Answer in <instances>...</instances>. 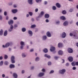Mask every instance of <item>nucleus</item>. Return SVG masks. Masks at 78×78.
I'll return each instance as SVG.
<instances>
[{
	"label": "nucleus",
	"instance_id": "1",
	"mask_svg": "<svg viewBox=\"0 0 78 78\" xmlns=\"http://www.w3.org/2000/svg\"><path fill=\"white\" fill-rule=\"evenodd\" d=\"M11 62L12 63V64H14L15 63V60H14L15 59V57H14V56H12L11 57Z\"/></svg>",
	"mask_w": 78,
	"mask_h": 78
},
{
	"label": "nucleus",
	"instance_id": "2",
	"mask_svg": "<svg viewBox=\"0 0 78 78\" xmlns=\"http://www.w3.org/2000/svg\"><path fill=\"white\" fill-rule=\"evenodd\" d=\"M59 72L61 74H64V73L66 72V69H63L62 70H60Z\"/></svg>",
	"mask_w": 78,
	"mask_h": 78
},
{
	"label": "nucleus",
	"instance_id": "3",
	"mask_svg": "<svg viewBox=\"0 0 78 78\" xmlns=\"http://www.w3.org/2000/svg\"><path fill=\"white\" fill-rule=\"evenodd\" d=\"M10 45V43H7L5 44V46L4 45H3L2 47L3 48H5V47H8Z\"/></svg>",
	"mask_w": 78,
	"mask_h": 78
},
{
	"label": "nucleus",
	"instance_id": "4",
	"mask_svg": "<svg viewBox=\"0 0 78 78\" xmlns=\"http://www.w3.org/2000/svg\"><path fill=\"white\" fill-rule=\"evenodd\" d=\"M73 36L74 37V39H78V36H77L76 32H74L73 33Z\"/></svg>",
	"mask_w": 78,
	"mask_h": 78
},
{
	"label": "nucleus",
	"instance_id": "5",
	"mask_svg": "<svg viewBox=\"0 0 78 78\" xmlns=\"http://www.w3.org/2000/svg\"><path fill=\"white\" fill-rule=\"evenodd\" d=\"M20 44V45H21V46L20 47V48L21 49H23V45H24V42L23 41H21Z\"/></svg>",
	"mask_w": 78,
	"mask_h": 78
},
{
	"label": "nucleus",
	"instance_id": "6",
	"mask_svg": "<svg viewBox=\"0 0 78 78\" xmlns=\"http://www.w3.org/2000/svg\"><path fill=\"white\" fill-rule=\"evenodd\" d=\"M68 51L69 53H73V49L71 48H69L68 49Z\"/></svg>",
	"mask_w": 78,
	"mask_h": 78
},
{
	"label": "nucleus",
	"instance_id": "7",
	"mask_svg": "<svg viewBox=\"0 0 78 78\" xmlns=\"http://www.w3.org/2000/svg\"><path fill=\"white\" fill-rule=\"evenodd\" d=\"M68 59L70 62H72L73 60V58L72 57H69Z\"/></svg>",
	"mask_w": 78,
	"mask_h": 78
},
{
	"label": "nucleus",
	"instance_id": "8",
	"mask_svg": "<svg viewBox=\"0 0 78 78\" xmlns=\"http://www.w3.org/2000/svg\"><path fill=\"white\" fill-rule=\"evenodd\" d=\"M44 14V12L43 11L41 12L40 13V15L38 16V17L39 18L42 17V16H43Z\"/></svg>",
	"mask_w": 78,
	"mask_h": 78
},
{
	"label": "nucleus",
	"instance_id": "9",
	"mask_svg": "<svg viewBox=\"0 0 78 78\" xmlns=\"http://www.w3.org/2000/svg\"><path fill=\"white\" fill-rule=\"evenodd\" d=\"M55 50V48L53 46L51 47L50 49L51 51H54Z\"/></svg>",
	"mask_w": 78,
	"mask_h": 78
},
{
	"label": "nucleus",
	"instance_id": "10",
	"mask_svg": "<svg viewBox=\"0 0 78 78\" xmlns=\"http://www.w3.org/2000/svg\"><path fill=\"white\" fill-rule=\"evenodd\" d=\"M46 35L48 37H50L51 36V34H50V33L49 32H48L46 33Z\"/></svg>",
	"mask_w": 78,
	"mask_h": 78
},
{
	"label": "nucleus",
	"instance_id": "11",
	"mask_svg": "<svg viewBox=\"0 0 78 78\" xmlns=\"http://www.w3.org/2000/svg\"><path fill=\"white\" fill-rule=\"evenodd\" d=\"M50 17V15L48 14H46L44 15V17L46 19H48Z\"/></svg>",
	"mask_w": 78,
	"mask_h": 78
},
{
	"label": "nucleus",
	"instance_id": "12",
	"mask_svg": "<svg viewBox=\"0 0 78 78\" xmlns=\"http://www.w3.org/2000/svg\"><path fill=\"white\" fill-rule=\"evenodd\" d=\"M63 45L61 43H59L58 44V47L59 48H61V47H62Z\"/></svg>",
	"mask_w": 78,
	"mask_h": 78
},
{
	"label": "nucleus",
	"instance_id": "13",
	"mask_svg": "<svg viewBox=\"0 0 78 78\" xmlns=\"http://www.w3.org/2000/svg\"><path fill=\"white\" fill-rule=\"evenodd\" d=\"M66 34L65 32H63L62 33V38H65L66 37Z\"/></svg>",
	"mask_w": 78,
	"mask_h": 78
},
{
	"label": "nucleus",
	"instance_id": "14",
	"mask_svg": "<svg viewBox=\"0 0 78 78\" xmlns=\"http://www.w3.org/2000/svg\"><path fill=\"white\" fill-rule=\"evenodd\" d=\"M9 67L10 69H12L15 67V66L14 64H11L9 65Z\"/></svg>",
	"mask_w": 78,
	"mask_h": 78
},
{
	"label": "nucleus",
	"instance_id": "15",
	"mask_svg": "<svg viewBox=\"0 0 78 78\" xmlns=\"http://www.w3.org/2000/svg\"><path fill=\"white\" fill-rule=\"evenodd\" d=\"M44 73H41L39 74L38 76H39V77H41V76H44Z\"/></svg>",
	"mask_w": 78,
	"mask_h": 78
},
{
	"label": "nucleus",
	"instance_id": "16",
	"mask_svg": "<svg viewBox=\"0 0 78 78\" xmlns=\"http://www.w3.org/2000/svg\"><path fill=\"white\" fill-rule=\"evenodd\" d=\"M12 11L13 13H16L17 12V10L16 9H12Z\"/></svg>",
	"mask_w": 78,
	"mask_h": 78
},
{
	"label": "nucleus",
	"instance_id": "17",
	"mask_svg": "<svg viewBox=\"0 0 78 78\" xmlns=\"http://www.w3.org/2000/svg\"><path fill=\"white\" fill-rule=\"evenodd\" d=\"M44 57H45V58H48L49 59H50L51 58V57L50 55H48L47 54H45L44 55Z\"/></svg>",
	"mask_w": 78,
	"mask_h": 78
},
{
	"label": "nucleus",
	"instance_id": "18",
	"mask_svg": "<svg viewBox=\"0 0 78 78\" xmlns=\"http://www.w3.org/2000/svg\"><path fill=\"white\" fill-rule=\"evenodd\" d=\"M13 76L15 78H17V75L16 73H13Z\"/></svg>",
	"mask_w": 78,
	"mask_h": 78
},
{
	"label": "nucleus",
	"instance_id": "19",
	"mask_svg": "<svg viewBox=\"0 0 78 78\" xmlns=\"http://www.w3.org/2000/svg\"><path fill=\"white\" fill-rule=\"evenodd\" d=\"M58 54L59 55H62V54H63V52H62V51L60 50L58 52Z\"/></svg>",
	"mask_w": 78,
	"mask_h": 78
},
{
	"label": "nucleus",
	"instance_id": "20",
	"mask_svg": "<svg viewBox=\"0 0 78 78\" xmlns=\"http://www.w3.org/2000/svg\"><path fill=\"white\" fill-rule=\"evenodd\" d=\"M56 5L58 8H61V5L59 3H57L56 4Z\"/></svg>",
	"mask_w": 78,
	"mask_h": 78
},
{
	"label": "nucleus",
	"instance_id": "21",
	"mask_svg": "<svg viewBox=\"0 0 78 78\" xmlns=\"http://www.w3.org/2000/svg\"><path fill=\"white\" fill-rule=\"evenodd\" d=\"M32 0H28V2L29 4H30V5H32V4H33V2H32Z\"/></svg>",
	"mask_w": 78,
	"mask_h": 78
},
{
	"label": "nucleus",
	"instance_id": "22",
	"mask_svg": "<svg viewBox=\"0 0 78 78\" xmlns=\"http://www.w3.org/2000/svg\"><path fill=\"white\" fill-rule=\"evenodd\" d=\"M28 33L30 35H31V36L33 35V32H32V31L31 30H28Z\"/></svg>",
	"mask_w": 78,
	"mask_h": 78
},
{
	"label": "nucleus",
	"instance_id": "23",
	"mask_svg": "<svg viewBox=\"0 0 78 78\" xmlns=\"http://www.w3.org/2000/svg\"><path fill=\"white\" fill-rule=\"evenodd\" d=\"M7 34H8V31L7 30H5L4 33V36H6Z\"/></svg>",
	"mask_w": 78,
	"mask_h": 78
},
{
	"label": "nucleus",
	"instance_id": "24",
	"mask_svg": "<svg viewBox=\"0 0 78 78\" xmlns=\"http://www.w3.org/2000/svg\"><path fill=\"white\" fill-rule=\"evenodd\" d=\"M13 21L11 20L8 22V23L9 25H12L13 23Z\"/></svg>",
	"mask_w": 78,
	"mask_h": 78
},
{
	"label": "nucleus",
	"instance_id": "25",
	"mask_svg": "<svg viewBox=\"0 0 78 78\" xmlns=\"http://www.w3.org/2000/svg\"><path fill=\"white\" fill-rule=\"evenodd\" d=\"M43 51L44 52V53H47L48 52V49L47 48H44L43 50Z\"/></svg>",
	"mask_w": 78,
	"mask_h": 78
},
{
	"label": "nucleus",
	"instance_id": "26",
	"mask_svg": "<svg viewBox=\"0 0 78 78\" xmlns=\"http://www.w3.org/2000/svg\"><path fill=\"white\" fill-rule=\"evenodd\" d=\"M3 31L2 30H1L0 31V36H2L3 35Z\"/></svg>",
	"mask_w": 78,
	"mask_h": 78
},
{
	"label": "nucleus",
	"instance_id": "27",
	"mask_svg": "<svg viewBox=\"0 0 78 78\" xmlns=\"http://www.w3.org/2000/svg\"><path fill=\"white\" fill-rule=\"evenodd\" d=\"M63 25L65 26H66V25H68V22H67V21H65L63 23Z\"/></svg>",
	"mask_w": 78,
	"mask_h": 78
},
{
	"label": "nucleus",
	"instance_id": "28",
	"mask_svg": "<svg viewBox=\"0 0 78 78\" xmlns=\"http://www.w3.org/2000/svg\"><path fill=\"white\" fill-rule=\"evenodd\" d=\"M60 19H62V20H64L65 19H66V18L64 16H62L60 17Z\"/></svg>",
	"mask_w": 78,
	"mask_h": 78
},
{
	"label": "nucleus",
	"instance_id": "29",
	"mask_svg": "<svg viewBox=\"0 0 78 78\" xmlns=\"http://www.w3.org/2000/svg\"><path fill=\"white\" fill-rule=\"evenodd\" d=\"M22 30L23 32H25L26 31V28L23 27L22 28Z\"/></svg>",
	"mask_w": 78,
	"mask_h": 78
},
{
	"label": "nucleus",
	"instance_id": "30",
	"mask_svg": "<svg viewBox=\"0 0 78 78\" xmlns=\"http://www.w3.org/2000/svg\"><path fill=\"white\" fill-rule=\"evenodd\" d=\"M67 13L66 11L65 10H63L62 12V14H66Z\"/></svg>",
	"mask_w": 78,
	"mask_h": 78
},
{
	"label": "nucleus",
	"instance_id": "31",
	"mask_svg": "<svg viewBox=\"0 0 78 78\" xmlns=\"http://www.w3.org/2000/svg\"><path fill=\"white\" fill-rule=\"evenodd\" d=\"M43 40H45L46 39H47V36H44L43 37Z\"/></svg>",
	"mask_w": 78,
	"mask_h": 78
},
{
	"label": "nucleus",
	"instance_id": "32",
	"mask_svg": "<svg viewBox=\"0 0 78 78\" xmlns=\"http://www.w3.org/2000/svg\"><path fill=\"white\" fill-rule=\"evenodd\" d=\"M3 61H1L0 62V66H2L3 65Z\"/></svg>",
	"mask_w": 78,
	"mask_h": 78
},
{
	"label": "nucleus",
	"instance_id": "33",
	"mask_svg": "<svg viewBox=\"0 0 78 78\" xmlns=\"http://www.w3.org/2000/svg\"><path fill=\"white\" fill-rule=\"evenodd\" d=\"M8 62L7 61H5L4 62V64H5V65H6V66L8 65Z\"/></svg>",
	"mask_w": 78,
	"mask_h": 78
},
{
	"label": "nucleus",
	"instance_id": "34",
	"mask_svg": "<svg viewBox=\"0 0 78 78\" xmlns=\"http://www.w3.org/2000/svg\"><path fill=\"white\" fill-rule=\"evenodd\" d=\"M52 9L53 10H56V8L55 6H53L52 7Z\"/></svg>",
	"mask_w": 78,
	"mask_h": 78
},
{
	"label": "nucleus",
	"instance_id": "35",
	"mask_svg": "<svg viewBox=\"0 0 78 78\" xmlns=\"http://www.w3.org/2000/svg\"><path fill=\"white\" fill-rule=\"evenodd\" d=\"M39 60V57H37L36 58L35 61H38Z\"/></svg>",
	"mask_w": 78,
	"mask_h": 78
},
{
	"label": "nucleus",
	"instance_id": "36",
	"mask_svg": "<svg viewBox=\"0 0 78 78\" xmlns=\"http://www.w3.org/2000/svg\"><path fill=\"white\" fill-rule=\"evenodd\" d=\"M8 55H4V58L5 59H7L8 58Z\"/></svg>",
	"mask_w": 78,
	"mask_h": 78
},
{
	"label": "nucleus",
	"instance_id": "37",
	"mask_svg": "<svg viewBox=\"0 0 78 78\" xmlns=\"http://www.w3.org/2000/svg\"><path fill=\"white\" fill-rule=\"evenodd\" d=\"M36 2L37 3H39V2H42V0H36Z\"/></svg>",
	"mask_w": 78,
	"mask_h": 78
},
{
	"label": "nucleus",
	"instance_id": "38",
	"mask_svg": "<svg viewBox=\"0 0 78 78\" xmlns=\"http://www.w3.org/2000/svg\"><path fill=\"white\" fill-rule=\"evenodd\" d=\"M72 65L73 66H75V62H73L72 63Z\"/></svg>",
	"mask_w": 78,
	"mask_h": 78
},
{
	"label": "nucleus",
	"instance_id": "39",
	"mask_svg": "<svg viewBox=\"0 0 78 78\" xmlns=\"http://www.w3.org/2000/svg\"><path fill=\"white\" fill-rule=\"evenodd\" d=\"M22 57H23V58L24 57H25L26 56V55H25V54L24 53H22Z\"/></svg>",
	"mask_w": 78,
	"mask_h": 78
},
{
	"label": "nucleus",
	"instance_id": "40",
	"mask_svg": "<svg viewBox=\"0 0 78 78\" xmlns=\"http://www.w3.org/2000/svg\"><path fill=\"white\" fill-rule=\"evenodd\" d=\"M36 27L35 25H31V28H34V27Z\"/></svg>",
	"mask_w": 78,
	"mask_h": 78
},
{
	"label": "nucleus",
	"instance_id": "41",
	"mask_svg": "<svg viewBox=\"0 0 78 78\" xmlns=\"http://www.w3.org/2000/svg\"><path fill=\"white\" fill-rule=\"evenodd\" d=\"M29 14H30V16H32V15H33V13H32V12H29Z\"/></svg>",
	"mask_w": 78,
	"mask_h": 78
},
{
	"label": "nucleus",
	"instance_id": "42",
	"mask_svg": "<svg viewBox=\"0 0 78 78\" xmlns=\"http://www.w3.org/2000/svg\"><path fill=\"white\" fill-rule=\"evenodd\" d=\"M51 62H48V66H50V65H51Z\"/></svg>",
	"mask_w": 78,
	"mask_h": 78
},
{
	"label": "nucleus",
	"instance_id": "43",
	"mask_svg": "<svg viewBox=\"0 0 78 78\" xmlns=\"http://www.w3.org/2000/svg\"><path fill=\"white\" fill-rule=\"evenodd\" d=\"M4 16H6L7 15V12H4Z\"/></svg>",
	"mask_w": 78,
	"mask_h": 78
},
{
	"label": "nucleus",
	"instance_id": "44",
	"mask_svg": "<svg viewBox=\"0 0 78 78\" xmlns=\"http://www.w3.org/2000/svg\"><path fill=\"white\" fill-rule=\"evenodd\" d=\"M54 70H51L50 72L49 73L50 74L51 73H54Z\"/></svg>",
	"mask_w": 78,
	"mask_h": 78
},
{
	"label": "nucleus",
	"instance_id": "45",
	"mask_svg": "<svg viewBox=\"0 0 78 78\" xmlns=\"http://www.w3.org/2000/svg\"><path fill=\"white\" fill-rule=\"evenodd\" d=\"M10 29L12 30L13 29V26L12 25H11L10 27Z\"/></svg>",
	"mask_w": 78,
	"mask_h": 78
},
{
	"label": "nucleus",
	"instance_id": "46",
	"mask_svg": "<svg viewBox=\"0 0 78 78\" xmlns=\"http://www.w3.org/2000/svg\"><path fill=\"white\" fill-rule=\"evenodd\" d=\"M41 71L42 72H45V69H42Z\"/></svg>",
	"mask_w": 78,
	"mask_h": 78
},
{
	"label": "nucleus",
	"instance_id": "47",
	"mask_svg": "<svg viewBox=\"0 0 78 78\" xmlns=\"http://www.w3.org/2000/svg\"><path fill=\"white\" fill-rule=\"evenodd\" d=\"M76 68L75 67H73V70H76Z\"/></svg>",
	"mask_w": 78,
	"mask_h": 78
},
{
	"label": "nucleus",
	"instance_id": "48",
	"mask_svg": "<svg viewBox=\"0 0 78 78\" xmlns=\"http://www.w3.org/2000/svg\"><path fill=\"white\" fill-rule=\"evenodd\" d=\"M59 57L57 56H55L54 57L55 59H58V58Z\"/></svg>",
	"mask_w": 78,
	"mask_h": 78
},
{
	"label": "nucleus",
	"instance_id": "49",
	"mask_svg": "<svg viewBox=\"0 0 78 78\" xmlns=\"http://www.w3.org/2000/svg\"><path fill=\"white\" fill-rule=\"evenodd\" d=\"M13 19L14 20H17V17H14L13 18Z\"/></svg>",
	"mask_w": 78,
	"mask_h": 78
},
{
	"label": "nucleus",
	"instance_id": "50",
	"mask_svg": "<svg viewBox=\"0 0 78 78\" xmlns=\"http://www.w3.org/2000/svg\"><path fill=\"white\" fill-rule=\"evenodd\" d=\"M45 21L47 23H48L49 22V20L48 19L46 20Z\"/></svg>",
	"mask_w": 78,
	"mask_h": 78
},
{
	"label": "nucleus",
	"instance_id": "51",
	"mask_svg": "<svg viewBox=\"0 0 78 78\" xmlns=\"http://www.w3.org/2000/svg\"><path fill=\"white\" fill-rule=\"evenodd\" d=\"M75 64L76 66H78V62H76Z\"/></svg>",
	"mask_w": 78,
	"mask_h": 78
},
{
	"label": "nucleus",
	"instance_id": "52",
	"mask_svg": "<svg viewBox=\"0 0 78 78\" xmlns=\"http://www.w3.org/2000/svg\"><path fill=\"white\" fill-rule=\"evenodd\" d=\"M34 51V50H33V49H31L30 50V52H31L32 51Z\"/></svg>",
	"mask_w": 78,
	"mask_h": 78
},
{
	"label": "nucleus",
	"instance_id": "53",
	"mask_svg": "<svg viewBox=\"0 0 78 78\" xmlns=\"http://www.w3.org/2000/svg\"><path fill=\"white\" fill-rule=\"evenodd\" d=\"M56 24H59V21H58L56 22Z\"/></svg>",
	"mask_w": 78,
	"mask_h": 78
},
{
	"label": "nucleus",
	"instance_id": "54",
	"mask_svg": "<svg viewBox=\"0 0 78 78\" xmlns=\"http://www.w3.org/2000/svg\"><path fill=\"white\" fill-rule=\"evenodd\" d=\"M66 66H69V63H66Z\"/></svg>",
	"mask_w": 78,
	"mask_h": 78
},
{
	"label": "nucleus",
	"instance_id": "55",
	"mask_svg": "<svg viewBox=\"0 0 78 78\" xmlns=\"http://www.w3.org/2000/svg\"><path fill=\"white\" fill-rule=\"evenodd\" d=\"M69 35L70 36H73V34L72 33H70Z\"/></svg>",
	"mask_w": 78,
	"mask_h": 78
},
{
	"label": "nucleus",
	"instance_id": "56",
	"mask_svg": "<svg viewBox=\"0 0 78 78\" xmlns=\"http://www.w3.org/2000/svg\"><path fill=\"white\" fill-rule=\"evenodd\" d=\"M31 20L32 22H34V19L33 18H32L31 19Z\"/></svg>",
	"mask_w": 78,
	"mask_h": 78
},
{
	"label": "nucleus",
	"instance_id": "57",
	"mask_svg": "<svg viewBox=\"0 0 78 78\" xmlns=\"http://www.w3.org/2000/svg\"><path fill=\"white\" fill-rule=\"evenodd\" d=\"M35 12H37L38 11V9H35Z\"/></svg>",
	"mask_w": 78,
	"mask_h": 78
},
{
	"label": "nucleus",
	"instance_id": "58",
	"mask_svg": "<svg viewBox=\"0 0 78 78\" xmlns=\"http://www.w3.org/2000/svg\"><path fill=\"white\" fill-rule=\"evenodd\" d=\"M70 12H72L73 11V9H71L69 10Z\"/></svg>",
	"mask_w": 78,
	"mask_h": 78
},
{
	"label": "nucleus",
	"instance_id": "59",
	"mask_svg": "<svg viewBox=\"0 0 78 78\" xmlns=\"http://www.w3.org/2000/svg\"><path fill=\"white\" fill-rule=\"evenodd\" d=\"M2 76L3 78H5V74H2Z\"/></svg>",
	"mask_w": 78,
	"mask_h": 78
},
{
	"label": "nucleus",
	"instance_id": "60",
	"mask_svg": "<svg viewBox=\"0 0 78 78\" xmlns=\"http://www.w3.org/2000/svg\"><path fill=\"white\" fill-rule=\"evenodd\" d=\"M25 73V71L23 70L22 71V73Z\"/></svg>",
	"mask_w": 78,
	"mask_h": 78
},
{
	"label": "nucleus",
	"instance_id": "61",
	"mask_svg": "<svg viewBox=\"0 0 78 78\" xmlns=\"http://www.w3.org/2000/svg\"><path fill=\"white\" fill-rule=\"evenodd\" d=\"M2 59H3V57L1 56L0 57V60H2Z\"/></svg>",
	"mask_w": 78,
	"mask_h": 78
},
{
	"label": "nucleus",
	"instance_id": "62",
	"mask_svg": "<svg viewBox=\"0 0 78 78\" xmlns=\"http://www.w3.org/2000/svg\"><path fill=\"white\" fill-rule=\"evenodd\" d=\"M44 3L45 5H47V2L46 1H45L44 2Z\"/></svg>",
	"mask_w": 78,
	"mask_h": 78
},
{
	"label": "nucleus",
	"instance_id": "63",
	"mask_svg": "<svg viewBox=\"0 0 78 78\" xmlns=\"http://www.w3.org/2000/svg\"><path fill=\"white\" fill-rule=\"evenodd\" d=\"M14 27L16 28V27H17V24H15L14 25Z\"/></svg>",
	"mask_w": 78,
	"mask_h": 78
},
{
	"label": "nucleus",
	"instance_id": "64",
	"mask_svg": "<svg viewBox=\"0 0 78 78\" xmlns=\"http://www.w3.org/2000/svg\"><path fill=\"white\" fill-rule=\"evenodd\" d=\"M9 19V17L8 16L6 17V20H8Z\"/></svg>",
	"mask_w": 78,
	"mask_h": 78
}]
</instances>
